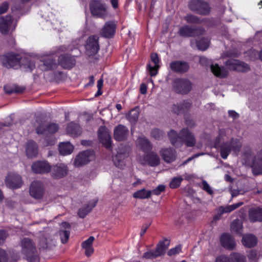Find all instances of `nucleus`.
I'll return each mask as SVG.
<instances>
[{"label":"nucleus","mask_w":262,"mask_h":262,"mask_svg":"<svg viewBox=\"0 0 262 262\" xmlns=\"http://www.w3.org/2000/svg\"><path fill=\"white\" fill-rule=\"evenodd\" d=\"M61 241L62 243H66L69 239L70 232L67 230H61L60 231Z\"/></svg>","instance_id":"nucleus-51"},{"label":"nucleus","mask_w":262,"mask_h":262,"mask_svg":"<svg viewBox=\"0 0 262 262\" xmlns=\"http://www.w3.org/2000/svg\"><path fill=\"white\" fill-rule=\"evenodd\" d=\"M21 59L18 54L8 53L3 57L2 60L3 65L6 68L17 69L24 65L20 61Z\"/></svg>","instance_id":"nucleus-5"},{"label":"nucleus","mask_w":262,"mask_h":262,"mask_svg":"<svg viewBox=\"0 0 262 262\" xmlns=\"http://www.w3.org/2000/svg\"><path fill=\"white\" fill-rule=\"evenodd\" d=\"M8 260V256L6 251L0 248V262H7Z\"/></svg>","instance_id":"nucleus-54"},{"label":"nucleus","mask_w":262,"mask_h":262,"mask_svg":"<svg viewBox=\"0 0 262 262\" xmlns=\"http://www.w3.org/2000/svg\"><path fill=\"white\" fill-rule=\"evenodd\" d=\"M116 24L113 21H108L105 23L101 30V34L106 38L112 37L115 34Z\"/></svg>","instance_id":"nucleus-22"},{"label":"nucleus","mask_w":262,"mask_h":262,"mask_svg":"<svg viewBox=\"0 0 262 262\" xmlns=\"http://www.w3.org/2000/svg\"><path fill=\"white\" fill-rule=\"evenodd\" d=\"M94 239L95 238L93 236H90L82 243V247L84 249L85 254L87 256H90L94 252L92 244Z\"/></svg>","instance_id":"nucleus-32"},{"label":"nucleus","mask_w":262,"mask_h":262,"mask_svg":"<svg viewBox=\"0 0 262 262\" xmlns=\"http://www.w3.org/2000/svg\"><path fill=\"white\" fill-rule=\"evenodd\" d=\"M74 149V146L70 142L62 143L59 145L60 154L68 155L71 154Z\"/></svg>","instance_id":"nucleus-35"},{"label":"nucleus","mask_w":262,"mask_h":262,"mask_svg":"<svg viewBox=\"0 0 262 262\" xmlns=\"http://www.w3.org/2000/svg\"><path fill=\"white\" fill-rule=\"evenodd\" d=\"M151 61L147 65V69L151 76H155L158 73L159 66V59L156 53L151 54Z\"/></svg>","instance_id":"nucleus-20"},{"label":"nucleus","mask_w":262,"mask_h":262,"mask_svg":"<svg viewBox=\"0 0 262 262\" xmlns=\"http://www.w3.org/2000/svg\"><path fill=\"white\" fill-rule=\"evenodd\" d=\"M191 106V104L187 101H183L182 102L174 104L172 107L173 113L180 114L187 111Z\"/></svg>","instance_id":"nucleus-29"},{"label":"nucleus","mask_w":262,"mask_h":262,"mask_svg":"<svg viewBox=\"0 0 262 262\" xmlns=\"http://www.w3.org/2000/svg\"><path fill=\"white\" fill-rule=\"evenodd\" d=\"M7 234L4 230L0 231V244L2 243L7 237Z\"/></svg>","instance_id":"nucleus-62"},{"label":"nucleus","mask_w":262,"mask_h":262,"mask_svg":"<svg viewBox=\"0 0 262 262\" xmlns=\"http://www.w3.org/2000/svg\"><path fill=\"white\" fill-rule=\"evenodd\" d=\"M173 88L177 93L186 94L191 88L190 82L187 79H177L173 83Z\"/></svg>","instance_id":"nucleus-9"},{"label":"nucleus","mask_w":262,"mask_h":262,"mask_svg":"<svg viewBox=\"0 0 262 262\" xmlns=\"http://www.w3.org/2000/svg\"><path fill=\"white\" fill-rule=\"evenodd\" d=\"M165 189V187L163 185H159L157 187L151 191L152 193L155 195L160 194Z\"/></svg>","instance_id":"nucleus-56"},{"label":"nucleus","mask_w":262,"mask_h":262,"mask_svg":"<svg viewBox=\"0 0 262 262\" xmlns=\"http://www.w3.org/2000/svg\"><path fill=\"white\" fill-rule=\"evenodd\" d=\"M242 202H239L235 203L233 205H228L225 207L221 206L217 209V211L220 215H221L224 213H229L236 208L239 207L243 205Z\"/></svg>","instance_id":"nucleus-36"},{"label":"nucleus","mask_w":262,"mask_h":262,"mask_svg":"<svg viewBox=\"0 0 262 262\" xmlns=\"http://www.w3.org/2000/svg\"><path fill=\"white\" fill-rule=\"evenodd\" d=\"M190 9L201 15H207L211 8L209 4L201 0H191L188 5Z\"/></svg>","instance_id":"nucleus-4"},{"label":"nucleus","mask_w":262,"mask_h":262,"mask_svg":"<svg viewBox=\"0 0 262 262\" xmlns=\"http://www.w3.org/2000/svg\"><path fill=\"white\" fill-rule=\"evenodd\" d=\"M185 20L188 23L198 24L200 23L199 19L195 16L188 14L185 17Z\"/></svg>","instance_id":"nucleus-50"},{"label":"nucleus","mask_w":262,"mask_h":262,"mask_svg":"<svg viewBox=\"0 0 262 262\" xmlns=\"http://www.w3.org/2000/svg\"><path fill=\"white\" fill-rule=\"evenodd\" d=\"M8 9V4L5 2L0 7V15L5 13Z\"/></svg>","instance_id":"nucleus-59"},{"label":"nucleus","mask_w":262,"mask_h":262,"mask_svg":"<svg viewBox=\"0 0 262 262\" xmlns=\"http://www.w3.org/2000/svg\"><path fill=\"white\" fill-rule=\"evenodd\" d=\"M151 136L156 139H159L163 136V133L158 129H154L151 132Z\"/></svg>","instance_id":"nucleus-55"},{"label":"nucleus","mask_w":262,"mask_h":262,"mask_svg":"<svg viewBox=\"0 0 262 262\" xmlns=\"http://www.w3.org/2000/svg\"><path fill=\"white\" fill-rule=\"evenodd\" d=\"M59 62L63 68L70 69L75 65V60L73 56L64 55L59 56Z\"/></svg>","instance_id":"nucleus-24"},{"label":"nucleus","mask_w":262,"mask_h":262,"mask_svg":"<svg viewBox=\"0 0 262 262\" xmlns=\"http://www.w3.org/2000/svg\"><path fill=\"white\" fill-rule=\"evenodd\" d=\"M182 249V247L180 245L177 246L171 249L168 252V255L172 256L177 254L179 253Z\"/></svg>","instance_id":"nucleus-53"},{"label":"nucleus","mask_w":262,"mask_h":262,"mask_svg":"<svg viewBox=\"0 0 262 262\" xmlns=\"http://www.w3.org/2000/svg\"><path fill=\"white\" fill-rule=\"evenodd\" d=\"M24 66L28 68L29 70L32 71L35 67V64L33 62L29 61L27 64H25Z\"/></svg>","instance_id":"nucleus-64"},{"label":"nucleus","mask_w":262,"mask_h":262,"mask_svg":"<svg viewBox=\"0 0 262 262\" xmlns=\"http://www.w3.org/2000/svg\"><path fill=\"white\" fill-rule=\"evenodd\" d=\"M140 92L142 94H145L147 92V86L145 84L142 83L140 85Z\"/></svg>","instance_id":"nucleus-63"},{"label":"nucleus","mask_w":262,"mask_h":262,"mask_svg":"<svg viewBox=\"0 0 262 262\" xmlns=\"http://www.w3.org/2000/svg\"><path fill=\"white\" fill-rule=\"evenodd\" d=\"M181 135V145L182 143H184L187 146H193L196 140L194 135L187 129L183 128L180 132Z\"/></svg>","instance_id":"nucleus-15"},{"label":"nucleus","mask_w":262,"mask_h":262,"mask_svg":"<svg viewBox=\"0 0 262 262\" xmlns=\"http://www.w3.org/2000/svg\"><path fill=\"white\" fill-rule=\"evenodd\" d=\"M86 54L91 56L97 53L99 49L98 45V38L97 36L89 37L85 45Z\"/></svg>","instance_id":"nucleus-10"},{"label":"nucleus","mask_w":262,"mask_h":262,"mask_svg":"<svg viewBox=\"0 0 262 262\" xmlns=\"http://www.w3.org/2000/svg\"><path fill=\"white\" fill-rule=\"evenodd\" d=\"M160 154L163 159L166 163H171L177 157V152L174 148H165L160 150Z\"/></svg>","instance_id":"nucleus-18"},{"label":"nucleus","mask_w":262,"mask_h":262,"mask_svg":"<svg viewBox=\"0 0 262 262\" xmlns=\"http://www.w3.org/2000/svg\"><path fill=\"white\" fill-rule=\"evenodd\" d=\"M97 202V200H94L91 204L88 205L84 208L80 209L78 212L79 216L80 217H84L91 211L92 208L96 206Z\"/></svg>","instance_id":"nucleus-41"},{"label":"nucleus","mask_w":262,"mask_h":262,"mask_svg":"<svg viewBox=\"0 0 262 262\" xmlns=\"http://www.w3.org/2000/svg\"><path fill=\"white\" fill-rule=\"evenodd\" d=\"M44 68H42L41 69L43 70H47L50 69L54 68L56 66V62L54 60H51L50 58H48L47 61L43 62Z\"/></svg>","instance_id":"nucleus-49"},{"label":"nucleus","mask_w":262,"mask_h":262,"mask_svg":"<svg viewBox=\"0 0 262 262\" xmlns=\"http://www.w3.org/2000/svg\"><path fill=\"white\" fill-rule=\"evenodd\" d=\"M46 129L44 128V125H40L39 126L37 129V133L38 134H45L46 133H54L58 129V127L57 125L55 123H51L47 125H46Z\"/></svg>","instance_id":"nucleus-31"},{"label":"nucleus","mask_w":262,"mask_h":262,"mask_svg":"<svg viewBox=\"0 0 262 262\" xmlns=\"http://www.w3.org/2000/svg\"><path fill=\"white\" fill-rule=\"evenodd\" d=\"M202 188L209 194H212L213 191L208 183L205 180H203L201 185Z\"/></svg>","instance_id":"nucleus-52"},{"label":"nucleus","mask_w":262,"mask_h":262,"mask_svg":"<svg viewBox=\"0 0 262 262\" xmlns=\"http://www.w3.org/2000/svg\"><path fill=\"white\" fill-rule=\"evenodd\" d=\"M26 152L29 158H33L38 155V147L35 142L29 141L26 147Z\"/></svg>","instance_id":"nucleus-26"},{"label":"nucleus","mask_w":262,"mask_h":262,"mask_svg":"<svg viewBox=\"0 0 262 262\" xmlns=\"http://www.w3.org/2000/svg\"><path fill=\"white\" fill-rule=\"evenodd\" d=\"M16 25V22L12 19L10 15L0 18V32L3 34H7L13 31Z\"/></svg>","instance_id":"nucleus-8"},{"label":"nucleus","mask_w":262,"mask_h":262,"mask_svg":"<svg viewBox=\"0 0 262 262\" xmlns=\"http://www.w3.org/2000/svg\"><path fill=\"white\" fill-rule=\"evenodd\" d=\"M196 32V30L185 26L180 29L179 34L183 36H192L195 35Z\"/></svg>","instance_id":"nucleus-40"},{"label":"nucleus","mask_w":262,"mask_h":262,"mask_svg":"<svg viewBox=\"0 0 262 262\" xmlns=\"http://www.w3.org/2000/svg\"><path fill=\"white\" fill-rule=\"evenodd\" d=\"M140 161L142 164L147 163L150 166H155L159 164L160 158L157 154L151 152L145 157L143 161L142 160Z\"/></svg>","instance_id":"nucleus-30"},{"label":"nucleus","mask_w":262,"mask_h":262,"mask_svg":"<svg viewBox=\"0 0 262 262\" xmlns=\"http://www.w3.org/2000/svg\"><path fill=\"white\" fill-rule=\"evenodd\" d=\"M144 257L146 258H154L157 256H156L154 251H149L144 254Z\"/></svg>","instance_id":"nucleus-58"},{"label":"nucleus","mask_w":262,"mask_h":262,"mask_svg":"<svg viewBox=\"0 0 262 262\" xmlns=\"http://www.w3.org/2000/svg\"><path fill=\"white\" fill-rule=\"evenodd\" d=\"M170 68L174 72L178 73H184L188 71L189 66L187 63L181 61H176L170 63Z\"/></svg>","instance_id":"nucleus-25"},{"label":"nucleus","mask_w":262,"mask_h":262,"mask_svg":"<svg viewBox=\"0 0 262 262\" xmlns=\"http://www.w3.org/2000/svg\"><path fill=\"white\" fill-rule=\"evenodd\" d=\"M167 248V247L164 244V242L160 243L154 251L156 256L158 257L164 254Z\"/></svg>","instance_id":"nucleus-46"},{"label":"nucleus","mask_w":262,"mask_h":262,"mask_svg":"<svg viewBox=\"0 0 262 262\" xmlns=\"http://www.w3.org/2000/svg\"><path fill=\"white\" fill-rule=\"evenodd\" d=\"M200 62L203 66H207L211 63L206 57L203 56L200 57Z\"/></svg>","instance_id":"nucleus-60"},{"label":"nucleus","mask_w":262,"mask_h":262,"mask_svg":"<svg viewBox=\"0 0 262 262\" xmlns=\"http://www.w3.org/2000/svg\"><path fill=\"white\" fill-rule=\"evenodd\" d=\"M220 241L222 246L226 249L232 250L235 246V242L229 234H223Z\"/></svg>","instance_id":"nucleus-23"},{"label":"nucleus","mask_w":262,"mask_h":262,"mask_svg":"<svg viewBox=\"0 0 262 262\" xmlns=\"http://www.w3.org/2000/svg\"><path fill=\"white\" fill-rule=\"evenodd\" d=\"M6 185L11 188H17L23 185L21 177L15 173H9L5 179Z\"/></svg>","instance_id":"nucleus-11"},{"label":"nucleus","mask_w":262,"mask_h":262,"mask_svg":"<svg viewBox=\"0 0 262 262\" xmlns=\"http://www.w3.org/2000/svg\"><path fill=\"white\" fill-rule=\"evenodd\" d=\"M251 156L250 150H246L243 154V158L245 163L251 165L254 174L258 175L262 173V148L257 152L256 155L250 163V159Z\"/></svg>","instance_id":"nucleus-2"},{"label":"nucleus","mask_w":262,"mask_h":262,"mask_svg":"<svg viewBox=\"0 0 262 262\" xmlns=\"http://www.w3.org/2000/svg\"><path fill=\"white\" fill-rule=\"evenodd\" d=\"M215 262H231V261L227 256L222 255L216 258Z\"/></svg>","instance_id":"nucleus-57"},{"label":"nucleus","mask_w":262,"mask_h":262,"mask_svg":"<svg viewBox=\"0 0 262 262\" xmlns=\"http://www.w3.org/2000/svg\"><path fill=\"white\" fill-rule=\"evenodd\" d=\"M210 68L212 72L216 77L224 78L228 74V71L224 67H220L217 64H211L210 65Z\"/></svg>","instance_id":"nucleus-28"},{"label":"nucleus","mask_w":262,"mask_h":262,"mask_svg":"<svg viewBox=\"0 0 262 262\" xmlns=\"http://www.w3.org/2000/svg\"><path fill=\"white\" fill-rule=\"evenodd\" d=\"M242 227L243 226L241 222L238 220H234L231 225V229L232 231L237 233H241Z\"/></svg>","instance_id":"nucleus-45"},{"label":"nucleus","mask_w":262,"mask_h":262,"mask_svg":"<svg viewBox=\"0 0 262 262\" xmlns=\"http://www.w3.org/2000/svg\"><path fill=\"white\" fill-rule=\"evenodd\" d=\"M32 171L36 173H45L50 171L51 166L46 161H38L32 165Z\"/></svg>","instance_id":"nucleus-17"},{"label":"nucleus","mask_w":262,"mask_h":262,"mask_svg":"<svg viewBox=\"0 0 262 262\" xmlns=\"http://www.w3.org/2000/svg\"><path fill=\"white\" fill-rule=\"evenodd\" d=\"M256 237L252 234L244 235L242 239L243 244L247 247H254L257 244Z\"/></svg>","instance_id":"nucleus-34"},{"label":"nucleus","mask_w":262,"mask_h":262,"mask_svg":"<svg viewBox=\"0 0 262 262\" xmlns=\"http://www.w3.org/2000/svg\"><path fill=\"white\" fill-rule=\"evenodd\" d=\"M195 43L199 50L204 51L206 50L209 45V40L207 38H203L196 41ZM194 42L191 41V45L193 46Z\"/></svg>","instance_id":"nucleus-42"},{"label":"nucleus","mask_w":262,"mask_h":262,"mask_svg":"<svg viewBox=\"0 0 262 262\" xmlns=\"http://www.w3.org/2000/svg\"><path fill=\"white\" fill-rule=\"evenodd\" d=\"M52 176L55 179L62 178L67 174V167L62 163H60L54 166L51 168Z\"/></svg>","instance_id":"nucleus-19"},{"label":"nucleus","mask_w":262,"mask_h":262,"mask_svg":"<svg viewBox=\"0 0 262 262\" xmlns=\"http://www.w3.org/2000/svg\"><path fill=\"white\" fill-rule=\"evenodd\" d=\"M137 145L143 151L148 150L151 148L150 142L145 137L142 136L138 138Z\"/></svg>","instance_id":"nucleus-38"},{"label":"nucleus","mask_w":262,"mask_h":262,"mask_svg":"<svg viewBox=\"0 0 262 262\" xmlns=\"http://www.w3.org/2000/svg\"><path fill=\"white\" fill-rule=\"evenodd\" d=\"M139 112L138 108L132 110L128 113L127 117L130 122H136L139 117Z\"/></svg>","instance_id":"nucleus-43"},{"label":"nucleus","mask_w":262,"mask_h":262,"mask_svg":"<svg viewBox=\"0 0 262 262\" xmlns=\"http://www.w3.org/2000/svg\"><path fill=\"white\" fill-rule=\"evenodd\" d=\"M226 64L229 69L238 72H244L249 69L247 64L234 59H230L227 61Z\"/></svg>","instance_id":"nucleus-14"},{"label":"nucleus","mask_w":262,"mask_h":262,"mask_svg":"<svg viewBox=\"0 0 262 262\" xmlns=\"http://www.w3.org/2000/svg\"><path fill=\"white\" fill-rule=\"evenodd\" d=\"M183 180V178L181 176L173 178L169 184L170 187L171 188H176L178 187L180 185Z\"/></svg>","instance_id":"nucleus-47"},{"label":"nucleus","mask_w":262,"mask_h":262,"mask_svg":"<svg viewBox=\"0 0 262 262\" xmlns=\"http://www.w3.org/2000/svg\"><path fill=\"white\" fill-rule=\"evenodd\" d=\"M250 220L252 222L262 221V209L259 208H251L249 212Z\"/></svg>","instance_id":"nucleus-27"},{"label":"nucleus","mask_w":262,"mask_h":262,"mask_svg":"<svg viewBox=\"0 0 262 262\" xmlns=\"http://www.w3.org/2000/svg\"><path fill=\"white\" fill-rule=\"evenodd\" d=\"M94 158L93 152L90 150H85L80 152L76 157L74 161V165L76 166H80L87 164Z\"/></svg>","instance_id":"nucleus-13"},{"label":"nucleus","mask_w":262,"mask_h":262,"mask_svg":"<svg viewBox=\"0 0 262 262\" xmlns=\"http://www.w3.org/2000/svg\"><path fill=\"white\" fill-rule=\"evenodd\" d=\"M43 192V185L41 181L35 180L32 182L30 187V194L32 197L37 199H40Z\"/></svg>","instance_id":"nucleus-12"},{"label":"nucleus","mask_w":262,"mask_h":262,"mask_svg":"<svg viewBox=\"0 0 262 262\" xmlns=\"http://www.w3.org/2000/svg\"><path fill=\"white\" fill-rule=\"evenodd\" d=\"M4 90L6 93L11 94L12 93L22 92L24 89L16 85H6L4 86Z\"/></svg>","instance_id":"nucleus-44"},{"label":"nucleus","mask_w":262,"mask_h":262,"mask_svg":"<svg viewBox=\"0 0 262 262\" xmlns=\"http://www.w3.org/2000/svg\"><path fill=\"white\" fill-rule=\"evenodd\" d=\"M171 143L174 146L181 145V135L178 136V133L174 130H171L168 134Z\"/></svg>","instance_id":"nucleus-37"},{"label":"nucleus","mask_w":262,"mask_h":262,"mask_svg":"<svg viewBox=\"0 0 262 262\" xmlns=\"http://www.w3.org/2000/svg\"><path fill=\"white\" fill-rule=\"evenodd\" d=\"M205 154L202 152V153H200V154H195L193 156H192V157L189 158L187 160H186L185 161H184L182 165H185L188 162H190V161H191L192 159H193L194 158H198V157L200 156H202V155H204Z\"/></svg>","instance_id":"nucleus-61"},{"label":"nucleus","mask_w":262,"mask_h":262,"mask_svg":"<svg viewBox=\"0 0 262 262\" xmlns=\"http://www.w3.org/2000/svg\"><path fill=\"white\" fill-rule=\"evenodd\" d=\"M129 149L127 147L119 148L117 154L113 157V161L115 165L123 169L126 165V158L128 156Z\"/></svg>","instance_id":"nucleus-7"},{"label":"nucleus","mask_w":262,"mask_h":262,"mask_svg":"<svg viewBox=\"0 0 262 262\" xmlns=\"http://www.w3.org/2000/svg\"><path fill=\"white\" fill-rule=\"evenodd\" d=\"M21 252L28 262H39V258L34 244L29 238H24L21 242Z\"/></svg>","instance_id":"nucleus-3"},{"label":"nucleus","mask_w":262,"mask_h":262,"mask_svg":"<svg viewBox=\"0 0 262 262\" xmlns=\"http://www.w3.org/2000/svg\"><path fill=\"white\" fill-rule=\"evenodd\" d=\"M227 138L226 131L224 129L221 130L214 143L215 147L221 144V156L224 159L227 158L231 150L237 155L242 146V142L240 139H232L229 143H224Z\"/></svg>","instance_id":"nucleus-1"},{"label":"nucleus","mask_w":262,"mask_h":262,"mask_svg":"<svg viewBox=\"0 0 262 262\" xmlns=\"http://www.w3.org/2000/svg\"><path fill=\"white\" fill-rule=\"evenodd\" d=\"M90 9L93 15L104 18L107 15L106 6L98 0H93L90 4Z\"/></svg>","instance_id":"nucleus-6"},{"label":"nucleus","mask_w":262,"mask_h":262,"mask_svg":"<svg viewBox=\"0 0 262 262\" xmlns=\"http://www.w3.org/2000/svg\"><path fill=\"white\" fill-rule=\"evenodd\" d=\"M67 133L73 137H76L81 134V130L80 126L76 123L71 122L67 128Z\"/></svg>","instance_id":"nucleus-33"},{"label":"nucleus","mask_w":262,"mask_h":262,"mask_svg":"<svg viewBox=\"0 0 262 262\" xmlns=\"http://www.w3.org/2000/svg\"><path fill=\"white\" fill-rule=\"evenodd\" d=\"M100 141L107 148L111 146L112 142L110 132L104 126H101L98 132Z\"/></svg>","instance_id":"nucleus-16"},{"label":"nucleus","mask_w":262,"mask_h":262,"mask_svg":"<svg viewBox=\"0 0 262 262\" xmlns=\"http://www.w3.org/2000/svg\"><path fill=\"white\" fill-rule=\"evenodd\" d=\"M128 133L125 126L119 125L114 129V138L117 141H122L127 138Z\"/></svg>","instance_id":"nucleus-21"},{"label":"nucleus","mask_w":262,"mask_h":262,"mask_svg":"<svg viewBox=\"0 0 262 262\" xmlns=\"http://www.w3.org/2000/svg\"><path fill=\"white\" fill-rule=\"evenodd\" d=\"M230 258L232 262H245V257L238 253H232L230 255Z\"/></svg>","instance_id":"nucleus-48"},{"label":"nucleus","mask_w":262,"mask_h":262,"mask_svg":"<svg viewBox=\"0 0 262 262\" xmlns=\"http://www.w3.org/2000/svg\"><path fill=\"white\" fill-rule=\"evenodd\" d=\"M152 194L151 190L142 189L134 193L133 197L139 199H146L149 198Z\"/></svg>","instance_id":"nucleus-39"}]
</instances>
